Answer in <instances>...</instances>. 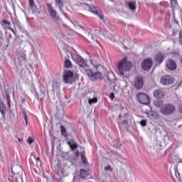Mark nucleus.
Returning a JSON list of instances; mask_svg holds the SVG:
<instances>
[{"instance_id":"2","label":"nucleus","mask_w":182,"mask_h":182,"mask_svg":"<svg viewBox=\"0 0 182 182\" xmlns=\"http://www.w3.org/2000/svg\"><path fill=\"white\" fill-rule=\"evenodd\" d=\"M127 59V58H123L117 65L119 73L122 76H124L126 72H130L132 70V63Z\"/></svg>"},{"instance_id":"16","label":"nucleus","mask_w":182,"mask_h":182,"mask_svg":"<svg viewBox=\"0 0 182 182\" xmlns=\"http://www.w3.org/2000/svg\"><path fill=\"white\" fill-rule=\"evenodd\" d=\"M28 4L30 9L32 11L33 14H36V12H38V7L35 4V1L33 0H28Z\"/></svg>"},{"instance_id":"4","label":"nucleus","mask_w":182,"mask_h":182,"mask_svg":"<svg viewBox=\"0 0 182 182\" xmlns=\"http://www.w3.org/2000/svg\"><path fill=\"white\" fill-rule=\"evenodd\" d=\"M85 9L87 11H89L90 12H92V14H95L101 19V21H103L105 22V16H103V14L102 11L99 10V9L95 6H90L89 4H85Z\"/></svg>"},{"instance_id":"14","label":"nucleus","mask_w":182,"mask_h":182,"mask_svg":"<svg viewBox=\"0 0 182 182\" xmlns=\"http://www.w3.org/2000/svg\"><path fill=\"white\" fill-rule=\"evenodd\" d=\"M166 68L169 69V70H176L177 64L176 63V61L173 60H168L166 61Z\"/></svg>"},{"instance_id":"44","label":"nucleus","mask_w":182,"mask_h":182,"mask_svg":"<svg viewBox=\"0 0 182 182\" xmlns=\"http://www.w3.org/2000/svg\"><path fill=\"white\" fill-rule=\"evenodd\" d=\"M102 31V28L100 29L99 32H101Z\"/></svg>"},{"instance_id":"35","label":"nucleus","mask_w":182,"mask_h":182,"mask_svg":"<svg viewBox=\"0 0 182 182\" xmlns=\"http://www.w3.org/2000/svg\"><path fill=\"white\" fill-rule=\"evenodd\" d=\"M88 39H92V41H95V37L93 36V34L88 33Z\"/></svg>"},{"instance_id":"13","label":"nucleus","mask_w":182,"mask_h":182,"mask_svg":"<svg viewBox=\"0 0 182 182\" xmlns=\"http://www.w3.org/2000/svg\"><path fill=\"white\" fill-rule=\"evenodd\" d=\"M143 85H144V81L143 80V77H136L135 79V84L134 86L136 89H141L143 87Z\"/></svg>"},{"instance_id":"18","label":"nucleus","mask_w":182,"mask_h":182,"mask_svg":"<svg viewBox=\"0 0 182 182\" xmlns=\"http://www.w3.org/2000/svg\"><path fill=\"white\" fill-rule=\"evenodd\" d=\"M21 171H22V166H21L17 165L14 168L11 167V173L14 176L19 174Z\"/></svg>"},{"instance_id":"25","label":"nucleus","mask_w":182,"mask_h":182,"mask_svg":"<svg viewBox=\"0 0 182 182\" xmlns=\"http://www.w3.org/2000/svg\"><path fill=\"white\" fill-rule=\"evenodd\" d=\"M60 89V86L58 82H53V92H58Z\"/></svg>"},{"instance_id":"42","label":"nucleus","mask_w":182,"mask_h":182,"mask_svg":"<svg viewBox=\"0 0 182 182\" xmlns=\"http://www.w3.org/2000/svg\"><path fill=\"white\" fill-rule=\"evenodd\" d=\"M175 22L176 23H177V25H178V21H176Z\"/></svg>"},{"instance_id":"40","label":"nucleus","mask_w":182,"mask_h":182,"mask_svg":"<svg viewBox=\"0 0 182 182\" xmlns=\"http://www.w3.org/2000/svg\"><path fill=\"white\" fill-rule=\"evenodd\" d=\"M127 123H129V121H127V119H124L123 122H122V124H127Z\"/></svg>"},{"instance_id":"29","label":"nucleus","mask_w":182,"mask_h":182,"mask_svg":"<svg viewBox=\"0 0 182 182\" xmlns=\"http://www.w3.org/2000/svg\"><path fill=\"white\" fill-rule=\"evenodd\" d=\"M65 68H72V62L70 60H65Z\"/></svg>"},{"instance_id":"15","label":"nucleus","mask_w":182,"mask_h":182,"mask_svg":"<svg viewBox=\"0 0 182 182\" xmlns=\"http://www.w3.org/2000/svg\"><path fill=\"white\" fill-rule=\"evenodd\" d=\"M1 26H6L7 28V29H9V31H11L14 33H15V31H14V29L9 26H11V22L6 19H3L1 21Z\"/></svg>"},{"instance_id":"19","label":"nucleus","mask_w":182,"mask_h":182,"mask_svg":"<svg viewBox=\"0 0 182 182\" xmlns=\"http://www.w3.org/2000/svg\"><path fill=\"white\" fill-rule=\"evenodd\" d=\"M0 112L3 116V119H5V114H6V107H5V104L2 101H0Z\"/></svg>"},{"instance_id":"33","label":"nucleus","mask_w":182,"mask_h":182,"mask_svg":"<svg viewBox=\"0 0 182 182\" xmlns=\"http://www.w3.org/2000/svg\"><path fill=\"white\" fill-rule=\"evenodd\" d=\"M105 170H106V171H113V168H112V166L108 165L107 166L105 167Z\"/></svg>"},{"instance_id":"28","label":"nucleus","mask_w":182,"mask_h":182,"mask_svg":"<svg viewBox=\"0 0 182 182\" xmlns=\"http://www.w3.org/2000/svg\"><path fill=\"white\" fill-rule=\"evenodd\" d=\"M129 6L131 11H134V10H136V4H135L134 3L130 1V2L129 3Z\"/></svg>"},{"instance_id":"43","label":"nucleus","mask_w":182,"mask_h":182,"mask_svg":"<svg viewBox=\"0 0 182 182\" xmlns=\"http://www.w3.org/2000/svg\"><path fill=\"white\" fill-rule=\"evenodd\" d=\"M179 163H182V159H181V160L179 161Z\"/></svg>"},{"instance_id":"1","label":"nucleus","mask_w":182,"mask_h":182,"mask_svg":"<svg viewBox=\"0 0 182 182\" xmlns=\"http://www.w3.org/2000/svg\"><path fill=\"white\" fill-rule=\"evenodd\" d=\"M72 58L74 62H75L80 68H83L85 69L86 75L90 80L95 82V80H102V79H103V74L99 71L94 72L93 70L90 69L89 65H87V61L83 59V58L76 54L73 55Z\"/></svg>"},{"instance_id":"22","label":"nucleus","mask_w":182,"mask_h":182,"mask_svg":"<svg viewBox=\"0 0 182 182\" xmlns=\"http://www.w3.org/2000/svg\"><path fill=\"white\" fill-rule=\"evenodd\" d=\"M88 174H87V171L85 170V169H81L80 171V176L81 177V178H86V177H87Z\"/></svg>"},{"instance_id":"32","label":"nucleus","mask_w":182,"mask_h":182,"mask_svg":"<svg viewBox=\"0 0 182 182\" xmlns=\"http://www.w3.org/2000/svg\"><path fill=\"white\" fill-rule=\"evenodd\" d=\"M140 124L142 126V127H144L147 124V121H146V119H143L141 121Z\"/></svg>"},{"instance_id":"46","label":"nucleus","mask_w":182,"mask_h":182,"mask_svg":"<svg viewBox=\"0 0 182 182\" xmlns=\"http://www.w3.org/2000/svg\"><path fill=\"white\" fill-rule=\"evenodd\" d=\"M108 80H110V77H108Z\"/></svg>"},{"instance_id":"36","label":"nucleus","mask_w":182,"mask_h":182,"mask_svg":"<svg viewBox=\"0 0 182 182\" xmlns=\"http://www.w3.org/2000/svg\"><path fill=\"white\" fill-rule=\"evenodd\" d=\"M36 160L37 161L36 162L37 163V166H38H38H41L42 162L41 161V158L38 157V158L36 159Z\"/></svg>"},{"instance_id":"17","label":"nucleus","mask_w":182,"mask_h":182,"mask_svg":"<svg viewBox=\"0 0 182 182\" xmlns=\"http://www.w3.org/2000/svg\"><path fill=\"white\" fill-rule=\"evenodd\" d=\"M154 96L156 99H163L164 97V93H163V90H156L154 92Z\"/></svg>"},{"instance_id":"37","label":"nucleus","mask_w":182,"mask_h":182,"mask_svg":"<svg viewBox=\"0 0 182 182\" xmlns=\"http://www.w3.org/2000/svg\"><path fill=\"white\" fill-rule=\"evenodd\" d=\"M175 174H176V178H178V180H179V178H180V173L177 170H176L175 171Z\"/></svg>"},{"instance_id":"9","label":"nucleus","mask_w":182,"mask_h":182,"mask_svg":"<svg viewBox=\"0 0 182 182\" xmlns=\"http://www.w3.org/2000/svg\"><path fill=\"white\" fill-rule=\"evenodd\" d=\"M151 66H153V60L151 58H146L142 62L141 68L144 70L151 69Z\"/></svg>"},{"instance_id":"31","label":"nucleus","mask_w":182,"mask_h":182,"mask_svg":"<svg viewBox=\"0 0 182 182\" xmlns=\"http://www.w3.org/2000/svg\"><path fill=\"white\" fill-rule=\"evenodd\" d=\"M23 117L26 122V126H28V114L26 112H23Z\"/></svg>"},{"instance_id":"39","label":"nucleus","mask_w":182,"mask_h":182,"mask_svg":"<svg viewBox=\"0 0 182 182\" xmlns=\"http://www.w3.org/2000/svg\"><path fill=\"white\" fill-rule=\"evenodd\" d=\"M178 112L182 114V105H179L178 107Z\"/></svg>"},{"instance_id":"10","label":"nucleus","mask_w":182,"mask_h":182,"mask_svg":"<svg viewBox=\"0 0 182 182\" xmlns=\"http://www.w3.org/2000/svg\"><path fill=\"white\" fill-rule=\"evenodd\" d=\"M80 149L81 150V152H79V151H77L76 156H80L81 154V160L83 164L86 165L87 164V159H86V156H85V148L80 146Z\"/></svg>"},{"instance_id":"45","label":"nucleus","mask_w":182,"mask_h":182,"mask_svg":"<svg viewBox=\"0 0 182 182\" xmlns=\"http://www.w3.org/2000/svg\"><path fill=\"white\" fill-rule=\"evenodd\" d=\"M16 182H18V179H16Z\"/></svg>"},{"instance_id":"38","label":"nucleus","mask_w":182,"mask_h":182,"mask_svg":"<svg viewBox=\"0 0 182 182\" xmlns=\"http://www.w3.org/2000/svg\"><path fill=\"white\" fill-rule=\"evenodd\" d=\"M109 98L111 99V100H113V99H114V93L113 92L110 93Z\"/></svg>"},{"instance_id":"24","label":"nucleus","mask_w":182,"mask_h":182,"mask_svg":"<svg viewBox=\"0 0 182 182\" xmlns=\"http://www.w3.org/2000/svg\"><path fill=\"white\" fill-rule=\"evenodd\" d=\"M60 132L63 136H64V137L68 136V132H66V128L65 127V126L63 125L60 126Z\"/></svg>"},{"instance_id":"6","label":"nucleus","mask_w":182,"mask_h":182,"mask_svg":"<svg viewBox=\"0 0 182 182\" xmlns=\"http://www.w3.org/2000/svg\"><path fill=\"white\" fill-rule=\"evenodd\" d=\"M136 98L138 102L141 105H149V103H150V97L146 93L139 92L136 95Z\"/></svg>"},{"instance_id":"5","label":"nucleus","mask_w":182,"mask_h":182,"mask_svg":"<svg viewBox=\"0 0 182 182\" xmlns=\"http://www.w3.org/2000/svg\"><path fill=\"white\" fill-rule=\"evenodd\" d=\"M47 6H48V12L50 16L52 18V19L54 20L55 22H58V21H60V17H59V14H58V12L55 11L52 4H47Z\"/></svg>"},{"instance_id":"34","label":"nucleus","mask_w":182,"mask_h":182,"mask_svg":"<svg viewBox=\"0 0 182 182\" xmlns=\"http://www.w3.org/2000/svg\"><path fill=\"white\" fill-rule=\"evenodd\" d=\"M179 42H180L181 45H182V29L181 30V31L179 33Z\"/></svg>"},{"instance_id":"3","label":"nucleus","mask_w":182,"mask_h":182,"mask_svg":"<svg viewBox=\"0 0 182 182\" xmlns=\"http://www.w3.org/2000/svg\"><path fill=\"white\" fill-rule=\"evenodd\" d=\"M160 112L164 116H170L176 112V107L171 104H166L161 107Z\"/></svg>"},{"instance_id":"11","label":"nucleus","mask_w":182,"mask_h":182,"mask_svg":"<svg viewBox=\"0 0 182 182\" xmlns=\"http://www.w3.org/2000/svg\"><path fill=\"white\" fill-rule=\"evenodd\" d=\"M166 59V54L161 52H158L155 56V61L158 63H163V61Z\"/></svg>"},{"instance_id":"26","label":"nucleus","mask_w":182,"mask_h":182,"mask_svg":"<svg viewBox=\"0 0 182 182\" xmlns=\"http://www.w3.org/2000/svg\"><path fill=\"white\" fill-rule=\"evenodd\" d=\"M68 146H70L71 150H75V149L77 147V144L76 143H72L68 141Z\"/></svg>"},{"instance_id":"23","label":"nucleus","mask_w":182,"mask_h":182,"mask_svg":"<svg viewBox=\"0 0 182 182\" xmlns=\"http://www.w3.org/2000/svg\"><path fill=\"white\" fill-rule=\"evenodd\" d=\"M154 106H156V107H161L163 105V100H156L154 102Z\"/></svg>"},{"instance_id":"12","label":"nucleus","mask_w":182,"mask_h":182,"mask_svg":"<svg viewBox=\"0 0 182 182\" xmlns=\"http://www.w3.org/2000/svg\"><path fill=\"white\" fill-rule=\"evenodd\" d=\"M18 60L19 65H21V66H23V65L26 63V54L22 52H20L18 53Z\"/></svg>"},{"instance_id":"41","label":"nucleus","mask_w":182,"mask_h":182,"mask_svg":"<svg viewBox=\"0 0 182 182\" xmlns=\"http://www.w3.org/2000/svg\"><path fill=\"white\" fill-rule=\"evenodd\" d=\"M18 140L19 143H22L23 141V139H22V138H18Z\"/></svg>"},{"instance_id":"8","label":"nucleus","mask_w":182,"mask_h":182,"mask_svg":"<svg viewBox=\"0 0 182 182\" xmlns=\"http://www.w3.org/2000/svg\"><path fill=\"white\" fill-rule=\"evenodd\" d=\"M161 83L165 86H168L169 85H173L174 83V78L173 76L167 75H164L161 78Z\"/></svg>"},{"instance_id":"7","label":"nucleus","mask_w":182,"mask_h":182,"mask_svg":"<svg viewBox=\"0 0 182 182\" xmlns=\"http://www.w3.org/2000/svg\"><path fill=\"white\" fill-rule=\"evenodd\" d=\"M63 82L69 83V85L73 84V72L71 70L65 71L63 73Z\"/></svg>"},{"instance_id":"21","label":"nucleus","mask_w":182,"mask_h":182,"mask_svg":"<svg viewBox=\"0 0 182 182\" xmlns=\"http://www.w3.org/2000/svg\"><path fill=\"white\" fill-rule=\"evenodd\" d=\"M55 4L58 8L62 11V9L63 8L64 5V0H54Z\"/></svg>"},{"instance_id":"20","label":"nucleus","mask_w":182,"mask_h":182,"mask_svg":"<svg viewBox=\"0 0 182 182\" xmlns=\"http://www.w3.org/2000/svg\"><path fill=\"white\" fill-rule=\"evenodd\" d=\"M10 93H11L10 89L6 90L5 91V94L6 95V99H7V104H8L9 109H11V95H9Z\"/></svg>"},{"instance_id":"27","label":"nucleus","mask_w":182,"mask_h":182,"mask_svg":"<svg viewBox=\"0 0 182 182\" xmlns=\"http://www.w3.org/2000/svg\"><path fill=\"white\" fill-rule=\"evenodd\" d=\"M89 105H93V103H97V97L90 98L88 100Z\"/></svg>"},{"instance_id":"30","label":"nucleus","mask_w":182,"mask_h":182,"mask_svg":"<svg viewBox=\"0 0 182 182\" xmlns=\"http://www.w3.org/2000/svg\"><path fill=\"white\" fill-rule=\"evenodd\" d=\"M26 141L28 144H32V143H33V141H35V139L32 136H29L28 138V139L26 140Z\"/></svg>"}]
</instances>
